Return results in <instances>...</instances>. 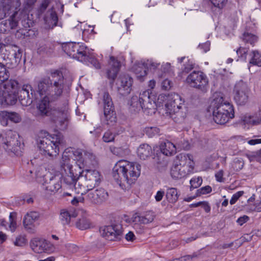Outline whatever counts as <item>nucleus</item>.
<instances>
[{
	"label": "nucleus",
	"mask_w": 261,
	"mask_h": 261,
	"mask_svg": "<svg viewBox=\"0 0 261 261\" xmlns=\"http://www.w3.org/2000/svg\"><path fill=\"white\" fill-rule=\"evenodd\" d=\"M70 151L65 150L60 163L59 171L65 184L71 188L75 186L77 179L78 186L83 190V195L87 190H92L98 186L101 180V175L96 170L86 169L81 171L82 167H73L70 156Z\"/></svg>",
	"instance_id": "nucleus-1"
},
{
	"label": "nucleus",
	"mask_w": 261,
	"mask_h": 261,
	"mask_svg": "<svg viewBox=\"0 0 261 261\" xmlns=\"http://www.w3.org/2000/svg\"><path fill=\"white\" fill-rule=\"evenodd\" d=\"M71 82H67L61 71L51 70L48 75L41 78L37 83V91L41 95L50 97L51 100L59 98L66 87H69Z\"/></svg>",
	"instance_id": "nucleus-2"
},
{
	"label": "nucleus",
	"mask_w": 261,
	"mask_h": 261,
	"mask_svg": "<svg viewBox=\"0 0 261 261\" xmlns=\"http://www.w3.org/2000/svg\"><path fill=\"white\" fill-rule=\"evenodd\" d=\"M141 168L137 163L120 160L113 168V176L122 189L128 188L140 176Z\"/></svg>",
	"instance_id": "nucleus-3"
},
{
	"label": "nucleus",
	"mask_w": 261,
	"mask_h": 261,
	"mask_svg": "<svg viewBox=\"0 0 261 261\" xmlns=\"http://www.w3.org/2000/svg\"><path fill=\"white\" fill-rule=\"evenodd\" d=\"M213 119L217 124H224L234 117L233 106L224 100L220 94L214 95L210 106Z\"/></svg>",
	"instance_id": "nucleus-4"
},
{
	"label": "nucleus",
	"mask_w": 261,
	"mask_h": 261,
	"mask_svg": "<svg viewBox=\"0 0 261 261\" xmlns=\"http://www.w3.org/2000/svg\"><path fill=\"white\" fill-rule=\"evenodd\" d=\"M46 134V136H39L36 139L37 147L44 155L56 156L59 152L60 146L64 143L63 136L60 133L49 135L44 133Z\"/></svg>",
	"instance_id": "nucleus-5"
},
{
	"label": "nucleus",
	"mask_w": 261,
	"mask_h": 261,
	"mask_svg": "<svg viewBox=\"0 0 261 261\" xmlns=\"http://www.w3.org/2000/svg\"><path fill=\"white\" fill-rule=\"evenodd\" d=\"M167 113L170 117L176 122L180 123L184 121L188 112L185 105V100L177 93H172L169 96L166 104Z\"/></svg>",
	"instance_id": "nucleus-6"
},
{
	"label": "nucleus",
	"mask_w": 261,
	"mask_h": 261,
	"mask_svg": "<svg viewBox=\"0 0 261 261\" xmlns=\"http://www.w3.org/2000/svg\"><path fill=\"white\" fill-rule=\"evenodd\" d=\"M18 134L12 130L3 131L0 134V142L5 150L10 155L20 156L22 152L23 145L21 144Z\"/></svg>",
	"instance_id": "nucleus-7"
},
{
	"label": "nucleus",
	"mask_w": 261,
	"mask_h": 261,
	"mask_svg": "<svg viewBox=\"0 0 261 261\" xmlns=\"http://www.w3.org/2000/svg\"><path fill=\"white\" fill-rule=\"evenodd\" d=\"M63 50L69 56L81 61H85L87 59L85 47L79 43L67 42L62 45Z\"/></svg>",
	"instance_id": "nucleus-8"
},
{
	"label": "nucleus",
	"mask_w": 261,
	"mask_h": 261,
	"mask_svg": "<svg viewBox=\"0 0 261 261\" xmlns=\"http://www.w3.org/2000/svg\"><path fill=\"white\" fill-rule=\"evenodd\" d=\"M187 156L191 160V155L187 154L178 156L180 158L178 162H175L171 169V175L175 179H180L185 177L190 172L187 165Z\"/></svg>",
	"instance_id": "nucleus-9"
},
{
	"label": "nucleus",
	"mask_w": 261,
	"mask_h": 261,
	"mask_svg": "<svg viewBox=\"0 0 261 261\" xmlns=\"http://www.w3.org/2000/svg\"><path fill=\"white\" fill-rule=\"evenodd\" d=\"M186 82L191 87L203 91L206 90L208 84L206 75L199 71H194L191 73L187 77Z\"/></svg>",
	"instance_id": "nucleus-10"
},
{
	"label": "nucleus",
	"mask_w": 261,
	"mask_h": 261,
	"mask_svg": "<svg viewBox=\"0 0 261 261\" xmlns=\"http://www.w3.org/2000/svg\"><path fill=\"white\" fill-rule=\"evenodd\" d=\"M234 99L239 105H245L249 100L250 89L247 84L241 80L234 87Z\"/></svg>",
	"instance_id": "nucleus-11"
},
{
	"label": "nucleus",
	"mask_w": 261,
	"mask_h": 261,
	"mask_svg": "<svg viewBox=\"0 0 261 261\" xmlns=\"http://www.w3.org/2000/svg\"><path fill=\"white\" fill-rule=\"evenodd\" d=\"M72 153L75 158V160L81 164V165H75V166L77 167L81 166L82 168L95 166L96 164L95 156L91 152L77 149L72 150Z\"/></svg>",
	"instance_id": "nucleus-12"
},
{
	"label": "nucleus",
	"mask_w": 261,
	"mask_h": 261,
	"mask_svg": "<svg viewBox=\"0 0 261 261\" xmlns=\"http://www.w3.org/2000/svg\"><path fill=\"white\" fill-rule=\"evenodd\" d=\"M18 82L15 80H10L4 85L5 90V105H14L17 102L18 95L17 93Z\"/></svg>",
	"instance_id": "nucleus-13"
},
{
	"label": "nucleus",
	"mask_w": 261,
	"mask_h": 261,
	"mask_svg": "<svg viewBox=\"0 0 261 261\" xmlns=\"http://www.w3.org/2000/svg\"><path fill=\"white\" fill-rule=\"evenodd\" d=\"M154 218L155 215L153 212L148 211L142 214L135 213L132 216L129 222L133 224L134 227L139 233H142L143 229L141 227V224H147L151 223Z\"/></svg>",
	"instance_id": "nucleus-14"
},
{
	"label": "nucleus",
	"mask_w": 261,
	"mask_h": 261,
	"mask_svg": "<svg viewBox=\"0 0 261 261\" xmlns=\"http://www.w3.org/2000/svg\"><path fill=\"white\" fill-rule=\"evenodd\" d=\"M21 5L20 0H2L0 3V9L2 12L0 13V18L2 19L6 17L7 14L11 13H17L18 14V11Z\"/></svg>",
	"instance_id": "nucleus-15"
},
{
	"label": "nucleus",
	"mask_w": 261,
	"mask_h": 261,
	"mask_svg": "<svg viewBox=\"0 0 261 261\" xmlns=\"http://www.w3.org/2000/svg\"><path fill=\"white\" fill-rule=\"evenodd\" d=\"M101 236L109 241H115L120 239L122 230L119 224L106 226L100 229Z\"/></svg>",
	"instance_id": "nucleus-16"
},
{
	"label": "nucleus",
	"mask_w": 261,
	"mask_h": 261,
	"mask_svg": "<svg viewBox=\"0 0 261 261\" xmlns=\"http://www.w3.org/2000/svg\"><path fill=\"white\" fill-rule=\"evenodd\" d=\"M85 198L89 202L94 204H100L108 198V192L103 188H99L93 191L87 190Z\"/></svg>",
	"instance_id": "nucleus-17"
},
{
	"label": "nucleus",
	"mask_w": 261,
	"mask_h": 261,
	"mask_svg": "<svg viewBox=\"0 0 261 261\" xmlns=\"http://www.w3.org/2000/svg\"><path fill=\"white\" fill-rule=\"evenodd\" d=\"M104 115L105 119L111 122H116V117L114 113V106L112 98L108 92H105L102 96Z\"/></svg>",
	"instance_id": "nucleus-18"
},
{
	"label": "nucleus",
	"mask_w": 261,
	"mask_h": 261,
	"mask_svg": "<svg viewBox=\"0 0 261 261\" xmlns=\"http://www.w3.org/2000/svg\"><path fill=\"white\" fill-rule=\"evenodd\" d=\"M17 93L18 98L23 106H28L32 103L33 94L31 85H24L20 90H18L17 88Z\"/></svg>",
	"instance_id": "nucleus-19"
},
{
	"label": "nucleus",
	"mask_w": 261,
	"mask_h": 261,
	"mask_svg": "<svg viewBox=\"0 0 261 261\" xmlns=\"http://www.w3.org/2000/svg\"><path fill=\"white\" fill-rule=\"evenodd\" d=\"M53 114L57 115L60 117L59 122L60 125V129H66L69 119L67 101H65L63 106L59 107L57 109L54 110Z\"/></svg>",
	"instance_id": "nucleus-20"
},
{
	"label": "nucleus",
	"mask_w": 261,
	"mask_h": 261,
	"mask_svg": "<svg viewBox=\"0 0 261 261\" xmlns=\"http://www.w3.org/2000/svg\"><path fill=\"white\" fill-rule=\"evenodd\" d=\"M133 79L127 74H123L119 77L117 84L118 90L120 94L127 95L132 90Z\"/></svg>",
	"instance_id": "nucleus-21"
},
{
	"label": "nucleus",
	"mask_w": 261,
	"mask_h": 261,
	"mask_svg": "<svg viewBox=\"0 0 261 261\" xmlns=\"http://www.w3.org/2000/svg\"><path fill=\"white\" fill-rule=\"evenodd\" d=\"M139 98L144 111L154 110L155 106L154 96L149 90L143 91L140 93ZM149 112V111L148 112V113Z\"/></svg>",
	"instance_id": "nucleus-22"
},
{
	"label": "nucleus",
	"mask_w": 261,
	"mask_h": 261,
	"mask_svg": "<svg viewBox=\"0 0 261 261\" xmlns=\"http://www.w3.org/2000/svg\"><path fill=\"white\" fill-rule=\"evenodd\" d=\"M40 216V213L37 211L28 212L23 219V224L24 228L29 232H34V229L33 225L35 222L39 220Z\"/></svg>",
	"instance_id": "nucleus-23"
},
{
	"label": "nucleus",
	"mask_w": 261,
	"mask_h": 261,
	"mask_svg": "<svg viewBox=\"0 0 261 261\" xmlns=\"http://www.w3.org/2000/svg\"><path fill=\"white\" fill-rule=\"evenodd\" d=\"M18 20L17 13L13 14L9 19L2 21L0 23V32L6 33L11 30L15 29L18 25Z\"/></svg>",
	"instance_id": "nucleus-24"
},
{
	"label": "nucleus",
	"mask_w": 261,
	"mask_h": 261,
	"mask_svg": "<svg viewBox=\"0 0 261 261\" xmlns=\"http://www.w3.org/2000/svg\"><path fill=\"white\" fill-rule=\"evenodd\" d=\"M120 66V62L114 57H111L109 64V68L107 72L108 78L114 80L117 76Z\"/></svg>",
	"instance_id": "nucleus-25"
},
{
	"label": "nucleus",
	"mask_w": 261,
	"mask_h": 261,
	"mask_svg": "<svg viewBox=\"0 0 261 261\" xmlns=\"http://www.w3.org/2000/svg\"><path fill=\"white\" fill-rule=\"evenodd\" d=\"M48 245L47 241L43 239H34L31 242V248L37 253L48 251Z\"/></svg>",
	"instance_id": "nucleus-26"
},
{
	"label": "nucleus",
	"mask_w": 261,
	"mask_h": 261,
	"mask_svg": "<svg viewBox=\"0 0 261 261\" xmlns=\"http://www.w3.org/2000/svg\"><path fill=\"white\" fill-rule=\"evenodd\" d=\"M242 120L246 123L258 125L261 123V106L258 110L253 115L246 114L242 116Z\"/></svg>",
	"instance_id": "nucleus-27"
},
{
	"label": "nucleus",
	"mask_w": 261,
	"mask_h": 261,
	"mask_svg": "<svg viewBox=\"0 0 261 261\" xmlns=\"http://www.w3.org/2000/svg\"><path fill=\"white\" fill-rule=\"evenodd\" d=\"M52 101L49 97H44L37 106L38 115L41 116H47L50 114L49 102Z\"/></svg>",
	"instance_id": "nucleus-28"
},
{
	"label": "nucleus",
	"mask_w": 261,
	"mask_h": 261,
	"mask_svg": "<svg viewBox=\"0 0 261 261\" xmlns=\"http://www.w3.org/2000/svg\"><path fill=\"white\" fill-rule=\"evenodd\" d=\"M160 148L162 154L166 156L172 155L176 152L175 145L168 141L162 143Z\"/></svg>",
	"instance_id": "nucleus-29"
},
{
	"label": "nucleus",
	"mask_w": 261,
	"mask_h": 261,
	"mask_svg": "<svg viewBox=\"0 0 261 261\" xmlns=\"http://www.w3.org/2000/svg\"><path fill=\"white\" fill-rule=\"evenodd\" d=\"M132 70L136 75L137 78L141 81L143 80V77L147 74V68L145 64L143 63L135 64L133 66Z\"/></svg>",
	"instance_id": "nucleus-30"
},
{
	"label": "nucleus",
	"mask_w": 261,
	"mask_h": 261,
	"mask_svg": "<svg viewBox=\"0 0 261 261\" xmlns=\"http://www.w3.org/2000/svg\"><path fill=\"white\" fill-rule=\"evenodd\" d=\"M45 186L46 191L55 193L61 188V183L59 179L53 177L49 182H46Z\"/></svg>",
	"instance_id": "nucleus-31"
},
{
	"label": "nucleus",
	"mask_w": 261,
	"mask_h": 261,
	"mask_svg": "<svg viewBox=\"0 0 261 261\" xmlns=\"http://www.w3.org/2000/svg\"><path fill=\"white\" fill-rule=\"evenodd\" d=\"M152 153V149L150 146L147 144L141 145L137 150L138 156L142 160H145L149 157Z\"/></svg>",
	"instance_id": "nucleus-32"
},
{
	"label": "nucleus",
	"mask_w": 261,
	"mask_h": 261,
	"mask_svg": "<svg viewBox=\"0 0 261 261\" xmlns=\"http://www.w3.org/2000/svg\"><path fill=\"white\" fill-rule=\"evenodd\" d=\"M77 214L75 211H68L66 210H62L60 212V219L63 224H68L71 218H75Z\"/></svg>",
	"instance_id": "nucleus-33"
},
{
	"label": "nucleus",
	"mask_w": 261,
	"mask_h": 261,
	"mask_svg": "<svg viewBox=\"0 0 261 261\" xmlns=\"http://www.w3.org/2000/svg\"><path fill=\"white\" fill-rule=\"evenodd\" d=\"M44 20L46 23H48L50 25H52V27L57 25L58 18L57 13L53 9L51 8L47 11L44 17Z\"/></svg>",
	"instance_id": "nucleus-34"
},
{
	"label": "nucleus",
	"mask_w": 261,
	"mask_h": 261,
	"mask_svg": "<svg viewBox=\"0 0 261 261\" xmlns=\"http://www.w3.org/2000/svg\"><path fill=\"white\" fill-rule=\"evenodd\" d=\"M166 197L170 203H175L179 197L177 189L174 188H168L167 189Z\"/></svg>",
	"instance_id": "nucleus-35"
},
{
	"label": "nucleus",
	"mask_w": 261,
	"mask_h": 261,
	"mask_svg": "<svg viewBox=\"0 0 261 261\" xmlns=\"http://www.w3.org/2000/svg\"><path fill=\"white\" fill-rule=\"evenodd\" d=\"M141 109L143 110L139 97L133 96L130 101V111H134V112H138Z\"/></svg>",
	"instance_id": "nucleus-36"
},
{
	"label": "nucleus",
	"mask_w": 261,
	"mask_h": 261,
	"mask_svg": "<svg viewBox=\"0 0 261 261\" xmlns=\"http://www.w3.org/2000/svg\"><path fill=\"white\" fill-rule=\"evenodd\" d=\"M249 56H250V64L261 67V54L258 51L253 50L250 53Z\"/></svg>",
	"instance_id": "nucleus-37"
},
{
	"label": "nucleus",
	"mask_w": 261,
	"mask_h": 261,
	"mask_svg": "<svg viewBox=\"0 0 261 261\" xmlns=\"http://www.w3.org/2000/svg\"><path fill=\"white\" fill-rule=\"evenodd\" d=\"M242 40L246 43H249L253 45L257 40V37L255 35L249 33L248 32H245L242 36Z\"/></svg>",
	"instance_id": "nucleus-38"
},
{
	"label": "nucleus",
	"mask_w": 261,
	"mask_h": 261,
	"mask_svg": "<svg viewBox=\"0 0 261 261\" xmlns=\"http://www.w3.org/2000/svg\"><path fill=\"white\" fill-rule=\"evenodd\" d=\"M76 226L80 229L85 230L90 228L91 223L87 219L82 218L76 222Z\"/></svg>",
	"instance_id": "nucleus-39"
},
{
	"label": "nucleus",
	"mask_w": 261,
	"mask_h": 261,
	"mask_svg": "<svg viewBox=\"0 0 261 261\" xmlns=\"http://www.w3.org/2000/svg\"><path fill=\"white\" fill-rule=\"evenodd\" d=\"M9 77L8 70L2 63H0V84L6 81Z\"/></svg>",
	"instance_id": "nucleus-40"
},
{
	"label": "nucleus",
	"mask_w": 261,
	"mask_h": 261,
	"mask_svg": "<svg viewBox=\"0 0 261 261\" xmlns=\"http://www.w3.org/2000/svg\"><path fill=\"white\" fill-rule=\"evenodd\" d=\"M160 132V129L156 127H146L144 129V133L150 138L159 135Z\"/></svg>",
	"instance_id": "nucleus-41"
},
{
	"label": "nucleus",
	"mask_w": 261,
	"mask_h": 261,
	"mask_svg": "<svg viewBox=\"0 0 261 261\" xmlns=\"http://www.w3.org/2000/svg\"><path fill=\"white\" fill-rule=\"evenodd\" d=\"M162 73L161 74H159L160 77H163L164 74H171L172 73V70L171 67V65L169 63H166L163 64L161 66Z\"/></svg>",
	"instance_id": "nucleus-42"
},
{
	"label": "nucleus",
	"mask_w": 261,
	"mask_h": 261,
	"mask_svg": "<svg viewBox=\"0 0 261 261\" xmlns=\"http://www.w3.org/2000/svg\"><path fill=\"white\" fill-rule=\"evenodd\" d=\"M202 182V179L201 177H194L191 179V190L193 189H196L199 187Z\"/></svg>",
	"instance_id": "nucleus-43"
},
{
	"label": "nucleus",
	"mask_w": 261,
	"mask_h": 261,
	"mask_svg": "<svg viewBox=\"0 0 261 261\" xmlns=\"http://www.w3.org/2000/svg\"><path fill=\"white\" fill-rule=\"evenodd\" d=\"M9 113L6 111L0 112V122L3 126L8 124Z\"/></svg>",
	"instance_id": "nucleus-44"
},
{
	"label": "nucleus",
	"mask_w": 261,
	"mask_h": 261,
	"mask_svg": "<svg viewBox=\"0 0 261 261\" xmlns=\"http://www.w3.org/2000/svg\"><path fill=\"white\" fill-rule=\"evenodd\" d=\"M27 241L24 236H19L16 237L15 241L14 242V244L16 246L22 247L25 245Z\"/></svg>",
	"instance_id": "nucleus-45"
},
{
	"label": "nucleus",
	"mask_w": 261,
	"mask_h": 261,
	"mask_svg": "<svg viewBox=\"0 0 261 261\" xmlns=\"http://www.w3.org/2000/svg\"><path fill=\"white\" fill-rule=\"evenodd\" d=\"M211 191L212 188L209 186H206L197 190L196 196H200L201 195L211 193Z\"/></svg>",
	"instance_id": "nucleus-46"
},
{
	"label": "nucleus",
	"mask_w": 261,
	"mask_h": 261,
	"mask_svg": "<svg viewBox=\"0 0 261 261\" xmlns=\"http://www.w3.org/2000/svg\"><path fill=\"white\" fill-rule=\"evenodd\" d=\"M115 135L109 130L106 132L102 137L103 141L107 143L113 141Z\"/></svg>",
	"instance_id": "nucleus-47"
},
{
	"label": "nucleus",
	"mask_w": 261,
	"mask_h": 261,
	"mask_svg": "<svg viewBox=\"0 0 261 261\" xmlns=\"http://www.w3.org/2000/svg\"><path fill=\"white\" fill-rule=\"evenodd\" d=\"M244 166L243 160L241 158H237L234 160L233 167L236 171L241 170Z\"/></svg>",
	"instance_id": "nucleus-48"
},
{
	"label": "nucleus",
	"mask_w": 261,
	"mask_h": 261,
	"mask_svg": "<svg viewBox=\"0 0 261 261\" xmlns=\"http://www.w3.org/2000/svg\"><path fill=\"white\" fill-rule=\"evenodd\" d=\"M51 0H43L40 6L38 9V13L39 15H41L46 9Z\"/></svg>",
	"instance_id": "nucleus-49"
},
{
	"label": "nucleus",
	"mask_w": 261,
	"mask_h": 261,
	"mask_svg": "<svg viewBox=\"0 0 261 261\" xmlns=\"http://www.w3.org/2000/svg\"><path fill=\"white\" fill-rule=\"evenodd\" d=\"M199 145L201 148L205 150H211L213 148V147L210 146L208 140L204 138L200 140Z\"/></svg>",
	"instance_id": "nucleus-50"
},
{
	"label": "nucleus",
	"mask_w": 261,
	"mask_h": 261,
	"mask_svg": "<svg viewBox=\"0 0 261 261\" xmlns=\"http://www.w3.org/2000/svg\"><path fill=\"white\" fill-rule=\"evenodd\" d=\"M14 215L12 213H11L9 216V219H10V224H9V228L11 231L13 232L15 230L16 227H17V224L16 222L14 219Z\"/></svg>",
	"instance_id": "nucleus-51"
},
{
	"label": "nucleus",
	"mask_w": 261,
	"mask_h": 261,
	"mask_svg": "<svg viewBox=\"0 0 261 261\" xmlns=\"http://www.w3.org/2000/svg\"><path fill=\"white\" fill-rule=\"evenodd\" d=\"M260 155L261 149L247 154V156L250 161H253L258 159L260 156Z\"/></svg>",
	"instance_id": "nucleus-52"
},
{
	"label": "nucleus",
	"mask_w": 261,
	"mask_h": 261,
	"mask_svg": "<svg viewBox=\"0 0 261 261\" xmlns=\"http://www.w3.org/2000/svg\"><path fill=\"white\" fill-rule=\"evenodd\" d=\"M212 4L219 8H222L226 4L227 0H209Z\"/></svg>",
	"instance_id": "nucleus-53"
},
{
	"label": "nucleus",
	"mask_w": 261,
	"mask_h": 261,
	"mask_svg": "<svg viewBox=\"0 0 261 261\" xmlns=\"http://www.w3.org/2000/svg\"><path fill=\"white\" fill-rule=\"evenodd\" d=\"M9 120L15 123H18L20 121L21 118L16 113H9Z\"/></svg>",
	"instance_id": "nucleus-54"
},
{
	"label": "nucleus",
	"mask_w": 261,
	"mask_h": 261,
	"mask_svg": "<svg viewBox=\"0 0 261 261\" xmlns=\"http://www.w3.org/2000/svg\"><path fill=\"white\" fill-rule=\"evenodd\" d=\"M236 52L239 57L246 59L248 49L245 47H240L237 50Z\"/></svg>",
	"instance_id": "nucleus-55"
},
{
	"label": "nucleus",
	"mask_w": 261,
	"mask_h": 261,
	"mask_svg": "<svg viewBox=\"0 0 261 261\" xmlns=\"http://www.w3.org/2000/svg\"><path fill=\"white\" fill-rule=\"evenodd\" d=\"M243 191H239L234 194L230 200V204L232 205L234 204L239 199V198L243 195Z\"/></svg>",
	"instance_id": "nucleus-56"
},
{
	"label": "nucleus",
	"mask_w": 261,
	"mask_h": 261,
	"mask_svg": "<svg viewBox=\"0 0 261 261\" xmlns=\"http://www.w3.org/2000/svg\"><path fill=\"white\" fill-rule=\"evenodd\" d=\"M172 86V83L168 79H165L162 83V88L164 90H169Z\"/></svg>",
	"instance_id": "nucleus-57"
},
{
	"label": "nucleus",
	"mask_w": 261,
	"mask_h": 261,
	"mask_svg": "<svg viewBox=\"0 0 261 261\" xmlns=\"http://www.w3.org/2000/svg\"><path fill=\"white\" fill-rule=\"evenodd\" d=\"M161 158V155H158L156 156V158L155 159L156 161L157 164L160 166V167H166L168 164V162L166 160H165L163 159L162 161L160 160V159Z\"/></svg>",
	"instance_id": "nucleus-58"
},
{
	"label": "nucleus",
	"mask_w": 261,
	"mask_h": 261,
	"mask_svg": "<svg viewBox=\"0 0 261 261\" xmlns=\"http://www.w3.org/2000/svg\"><path fill=\"white\" fill-rule=\"evenodd\" d=\"M200 255L199 252H195L192 255H188L183 256L181 259L183 260L187 261L190 260H192L193 258L195 257H198Z\"/></svg>",
	"instance_id": "nucleus-59"
},
{
	"label": "nucleus",
	"mask_w": 261,
	"mask_h": 261,
	"mask_svg": "<svg viewBox=\"0 0 261 261\" xmlns=\"http://www.w3.org/2000/svg\"><path fill=\"white\" fill-rule=\"evenodd\" d=\"M249 220V218L247 216L244 215L243 216L239 218L237 220V222L239 224V225L242 226L245 223L247 222Z\"/></svg>",
	"instance_id": "nucleus-60"
},
{
	"label": "nucleus",
	"mask_w": 261,
	"mask_h": 261,
	"mask_svg": "<svg viewBox=\"0 0 261 261\" xmlns=\"http://www.w3.org/2000/svg\"><path fill=\"white\" fill-rule=\"evenodd\" d=\"M5 90L3 86L0 88V106H5Z\"/></svg>",
	"instance_id": "nucleus-61"
},
{
	"label": "nucleus",
	"mask_w": 261,
	"mask_h": 261,
	"mask_svg": "<svg viewBox=\"0 0 261 261\" xmlns=\"http://www.w3.org/2000/svg\"><path fill=\"white\" fill-rule=\"evenodd\" d=\"M164 195H165V192L164 191H162V190L158 191L156 194V195L155 196V200L157 202H159V201H161V200L162 199Z\"/></svg>",
	"instance_id": "nucleus-62"
},
{
	"label": "nucleus",
	"mask_w": 261,
	"mask_h": 261,
	"mask_svg": "<svg viewBox=\"0 0 261 261\" xmlns=\"http://www.w3.org/2000/svg\"><path fill=\"white\" fill-rule=\"evenodd\" d=\"M223 171L222 170L217 172L215 174V177H216V180L219 182H222V181H224V178H223Z\"/></svg>",
	"instance_id": "nucleus-63"
},
{
	"label": "nucleus",
	"mask_w": 261,
	"mask_h": 261,
	"mask_svg": "<svg viewBox=\"0 0 261 261\" xmlns=\"http://www.w3.org/2000/svg\"><path fill=\"white\" fill-rule=\"evenodd\" d=\"M199 47L203 49L204 52H206L210 50V42L209 41H207L203 44H200L199 45Z\"/></svg>",
	"instance_id": "nucleus-64"
}]
</instances>
